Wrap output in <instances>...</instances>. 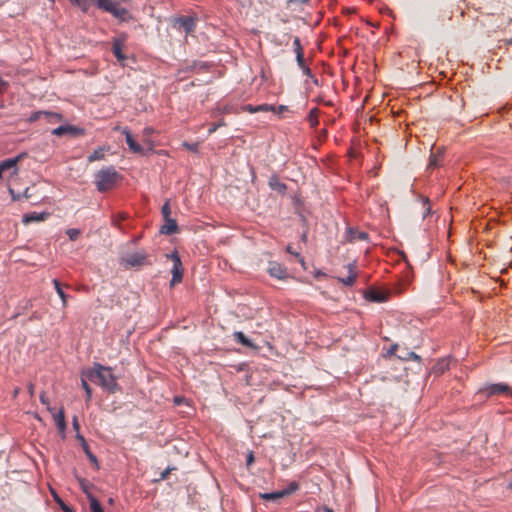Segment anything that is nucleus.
I'll return each mask as SVG.
<instances>
[{
  "label": "nucleus",
  "mask_w": 512,
  "mask_h": 512,
  "mask_svg": "<svg viewBox=\"0 0 512 512\" xmlns=\"http://www.w3.org/2000/svg\"><path fill=\"white\" fill-rule=\"evenodd\" d=\"M89 377L110 393H114L118 389L117 378L111 373V369L108 367L96 364Z\"/></svg>",
  "instance_id": "obj_1"
},
{
  "label": "nucleus",
  "mask_w": 512,
  "mask_h": 512,
  "mask_svg": "<svg viewBox=\"0 0 512 512\" xmlns=\"http://www.w3.org/2000/svg\"><path fill=\"white\" fill-rule=\"evenodd\" d=\"M122 176L113 166L101 169L95 174V185L99 192H106L115 187Z\"/></svg>",
  "instance_id": "obj_2"
},
{
  "label": "nucleus",
  "mask_w": 512,
  "mask_h": 512,
  "mask_svg": "<svg viewBox=\"0 0 512 512\" xmlns=\"http://www.w3.org/2000/svg\"><path fill=\"white\" fill-rule=\"evenodd\" d=\"M121 264L125 268H134L146 265L148 264L147 255L144 252L128 254L121 259Z\"/></svg>",
  "instance_id": "obj_3"
},
{
  "label": "nucleus",
  "mask_w": 512,
  "mask_h": 512,
  "mask_svg": "<svg viewBox=\"0 0 512 512\" xmlns=\"http://www.w3.org/2000/svg\"><path fill=\"white\" fill-rule=\"evenodd\" d=\"M99 8L112 13L118 18H124L127 14V10L119 6V2L115 0H97Z\"/></svg>",
  "instance_id": "obj_4"
},
{
  "label": "nucleus",
  "mask_w": 512,
  "mask_h": 512,
  "mask_svg": "<svg viewBox=\"0 0 512 512\" xmlns=\"http://www.w3.org/2000/svg\"><path fill=\"white\" fill-rule=\"evenodd\" d=\"M168 257H170L173 262V266H172V270H171V272H172L171 286H173L182 281L184 269L182 266L181 259L177 252H174L171 255H168Z\"/></svg>",
  "instance_id": "obj_5"
},
{
  "label": "nucleus",
  "mask_w": 512,
  "mask_h": 512,
  "mask_svg": "<svg viewBox=\"0 0 512 512\" xmlns=\"http://www.w3.org/2000/svg\"><path fill=\"white\" fill-rule=\"evenodd\" d=\"M122 133L125 135L126 143L129 147V149L133 153H137V154H141V155L145 154V149L138 142L135 141L132 134L130 133V131L127 128H123Z\"/></svg>",
  "instance_id": "obj_6"
},
{
  "label": "nucleus",
  "mask_w": 512,
  "mask_h": 512,
  "mask_svg": "<svg viewBox=\"0 0 512 512\" xmlns=\"http://www.w3.org/2000/svg\"><path fill=\"white\" fill-rule=\"evenodd\" d=\"M83 130L72 125H61L52 130V134L55 136H63L66 134L76 136L82 134Z\"/></svg>",
  "instance_id": "obj_7"
},
{
  "label": "nucleus",
  "mask_w": 512,
  "mask_h": 512,
  "mask_svg": "<svg viewBox=\"0 0 512 512\" xmlns=\"http://www.w3.org/2000/svg\"><path fill=\"white\" fill-rule=\"evenodd\" d=\"M268 272L271 277L277 278L279 280H283L288 276L286 268L277 262H271L269 264Z\"/></svg>",
  "instance_id": "obj_8"
},
{
  "label": "nucleus",
  "mask_w": 512,
  "mask_h": 512,
  "mask_svg": "<svg viewBox=\"0 0 512 512\" xmlns=\"http://www.w3.org/2000/svg\"><path fill=\"white\" fill-rule=\"evenodd\" d=\"M364 296L368 301L377 302V303L385 302L388 299L387 293L377 290V289H373V288L368 289L365 292Z\"/></svg>",
  "instance_id": "obj_9"
},
{
  "label": "nucleus",
  "mask_w": 512,
  "mask_h": 512,
  "mask_svg": "<svg viewBox=\"0 0 512 512\" xmlns=\"http://www.w3.org/2000/svg\"><path fill=\"white\" fill-rule=\"evenodd\" d=\"M176 24L186 33L192 32L195 28V21L192 17H180L176 20Z\"/></svg>",
  "instance_id": "obj_10"
},
{
  "label": "nucleus",
  "mask_w": 512,
  "mask_h": 512,
  "mask_svg": "<svg viewBox=\"0 0 512 512\" xmlns=\"http://www.w3.org/2000/svg\"><path fill=\"white\" fill-rule=\"evenodd\" d=\"M23 155H18L17 157L15 158H10V159H6L2 162H0V167L3 169V170H9V169H13V172L12 174L15 175L17 174L18 172V168H17V163L19 162V160L22 158Z\"/></svg>",
  "instance_id": "obj_11"
},
{
  "label": "nucleus",
  "mask_w": 512,
  "mask_h": 512,
  "mask_svg": "<svg viewBox=\"0 0 512 512\" xmlns=\"http://www.w3.org/2000/svg\"><path fill=\"white\" fill-rule=\"evenodd\" d=\"M52 415H53L54 421L56 423V426H57L59 432L64 434L66 431V421H65L64 410L60 409L58 412L52 411Z\"/></svg>",
  "instance_id": "obj_12"
},
{
  "label": "nucleus",
  "mask_w": 512,
  "mask_h": 512,
  "mask_svg": "<svg viewBox=\"0 0 512 512\" xmlns=\"http://www.w3.org/2000/svg\"><path fill=\"white\" fill-rule=\"evenodd\" d=\"M178 231L176 220L172 218L165 219V224L161 227L160 232L166 235H172Z\"/></svg>",
  "instance_id": "obj_13"
},
{
  "label": "nucleus",
  "mask_w": 512,
  "mask_h": 512,
  "mask_svg": "<svg viewBox=\"0 0 512 512\" xmlns=\"http://www.w3.org/2000/svg\"><path fill=\"white\" fill-rule=\"evenodd\" d=\"M269 187L272 189V190H275L277 192H280L282 194H284L287 190V186L285 183L281 182L280 179L278 178V176L276 175H273L270 177L269 179Z\"/></svg>",
  "instance_id": "obj_14"
},
{
  "label": "nucleus",
  "mask_w": 512,
  "mask_h": 512,
  "mask_svg": "<svg viewBox=\"0 0 512 512\" xmlns=\"http://www.w3.org/2000/svg\"><path fill=\"white\" fill-rule=\"evenodd\" d=\"M368 234L363 231H357L352 228H349L347 231V240L350 242L357 241V240H367Z\"/></svg>",
  "instance_id": "obj_15"
},
{
  "label": "nucleus",
  "mask_w": 512,
  "mask_h": 512,
  "mask_svg": "<svg viewBox=\"0 0 512 512\" xmlns=\"http://www.w3.org/2000/svg\"><path fill=\"white\" fill-rule=\"evenodd\" d=\"M508 392H510L509 386L503 383L492 384L487 388L488 395H495Z\"/></svg>",
  "instance_id": "obj_16"
},
{
  "label": "nucleus",
  "mask_w": 512,
  "mask_h": 512,
  "mask_svg": "<svg viewBox=\"0 0 512 512\" xmlns=\"http://www.w3.org/2000/svg\"><path fill=\"white\" fill-rule=\"evenodd\" d=\"M47 215H48L47 213H37V212L28 213V214L23 215V222L25 224H28L31 222L43 221L46 219Z\"/></svg>",
  "instance_id": "obj_17"
},
{
  "label": "nucleus",
  "mask_w": 512,
  "mask_h": 512,
  "mask_svg": "<svg viewBox=\"0 0 512 512\" xmlns=\"http://www.w3.org/2000/svg\"><path fill=\"white\" fill-rule=\"evenodd\" d=\"M123 49V41L120 39H114L112 45V51L117 58L118 61H124L126 59L125 55L122 52Z\"/></svg>",
  "instance_id": "obj_18"
},
{
  "label": "nucleus",
  "mask_w": 512,
  "mask_h": 512,
  "mask_svg": "<svg viewBox=\"0 0 512 512\" xmlns=\"http://www.w3.org/2000/svg\"><path fill=\"white\" fill-rule=\"evenodd\" d=\"M41 116H45V117H47L49 120H51V119L60 120V119H61V115H60V114H58V113L38 111V112L34 113V114L31 116V120H32V121L38 120Z\"/></svg>",
  "instance_id": "obj_19"
},
{
  "label": "nucleus",
  "mask_w": 512,
  "mask_h": 512,
  "mask_svg": "<svg viewBox=\"0 0 512 512\" xmlns=\"http://www.w3.org/2000/svg\"><path fill=\"white\" fill-rule=\"evenodd\" d=\"M53 285L55 287L57 294L59 295V297L62 300V306L66 307L68 304V302H67L68 295L63 291V289L61 287V283L57 279H53Z\"/></svg>",
  "instance_id": "obj_20"
},
{
  "label": "nucleus",
  "mask_w": 512,
  "mask_h": 512,
  "mask_svg": "<svg viewBox=\"0 0 512 512\" xmlns=\"http://www.w3.org/2000/svg\"><path fill=\"white\" fill-rule=\"evenodd\" d=\"M443 160V156L441 151H437L436 153H432L429 158V168H436L441 165V162Z\"/></svg>",
  "instance_id": "obj_21"
},
{
  "label": "nucleus",
  "mask_w": 512,
  "mask_h": 512,
  "mask_svg": "<svg viewBox=\"0 0 512 512\" xmlns=\"http://www.w3.org/2000/svg\"><path fill=\"white\" fill-rule=\"evenodd\" d=\"M259 497L266 501H277L278 499L283 498L285 496L281 490V491H276V492H271V493H260Z\"/></svg>",
  "instance_id": "obj_22"
},
{
  "label": "nucleus",
  "mask_w": 512,
  "mask_h": 512,
  "mask_svg": "<svg viewBox=\"0 0 512 512\" xmlns=\"http://www.w3.org/2000/svg\"><path fill=\"white\" fill-rule=\"evenodd\" d=\"M234 338L239 342L241 343L243 346H246V347H253V343L251 342V340L246 337V335L241 332V331H237V332H234Z\"/></svg>",
  "instance_id": "obj_23"
},
{
  "label": "nucleus",
  "mask_w": 512,
  "mask_h": 512,
  "mask_svg": "<svg viewBox=\"0 0 512 512\" xmlns=\"http://www.w3.org/2000/svg\"><path fill=\"white\" fill-rule=\"evenodd\" d=\"M318 114H319V110L317 108H313L310 110V112L307 116V121L309 122L310 126L313 128H315L319 123Z\"/></svg>",
  "instance_id": "obj_24"
},
{
  "label": "nucleus",
  "mask_w": 512,
  "mask_h": 512,
  "mask_svg": "<svg viewBox=\"0 0 512 512\" xmlns=\"http://www.w3.org/2000/svg\"><path fill=\"white\" fill-rule=\"evenodd\" d=\"M51 493L54 501L64 512H73V510L61 499V497H59V495L54 490H51Z\"/></svg>",
  "instance_id": "obj_25"
},
{
  "label": "nucleus",
  "mask_w": 512,
  "mask_h": 512,
  "mask_svg": "<svg viewBox=\"0 0 512 512\" xmlns=\"http://www.w3.org/2000/svg\"><path fill=\"white\" fill-rule=\"evenodd\" d=\"M103 158H104V149L103 148H98V149L94 150L93 153H91L88 156V161L89 162H94V161L101 160Z\"/></svg>",
  "instance_id": "obj_26"
},
{
  "label": "nucleus",
  "mask_w": 512,
  "mask_h": 512,
  "mask_svg": "<svg viewBox=\"0 0 512 512\" xmlns=\"http://www.w3.org/2000/svg\"><path fill=\"white\" fill-rule=\"evenodd\" d=\"M91 512H104L99 501L92 495H88Z\"/></svg>",
  "instance_id": "obj_27"
},
{
  "label": "nucleus",
  "mask_w": 512,
  "mask_h": 512,
  "mask_svg": "<svg viewBox=\"0 0 512 512\" xmlns=\"http://www.w3.org/2000/svg\"><path fill=\"white\" fill-rule=\"evenodd\" d=\"M422 207H423V218L427 217L431 213L430 201L428 198L422 197Z\"/></svg>",
  "instance_id": "obj_28"
},
{
  "label": "nucleus",
  "mask_w": 512,
  "mask_h": 512,
  "mask_svg": "<svg viewBox=\"0 0 512 512\" xmlns=\"http://www.w3.org/2000/svg\"><path fill=\"white\" fill-rule=\"evenodd\" d=\"M357 278V274H349L345 278H339V281L342 282L346 286H352L355 283Z\"/></svg>",
  "instance_id": "obj_29"
},
{
  "label": "nucleus",
  "mask_w": 512,
  "mask_h": 512,
  "mask_svg": "<svg viewBox=\"0 0 512 512\" xmlns=\"http://www.w3.org/2000/svg\"><path fill=\"white\" fill-rule=\"evenodd\" d=\"M447 367L448 362L446 360H441L434 366V371L436 373H443L447 369Z\"/></svg>",
  "instance_id": "obj_30"
},
{
  "label": "nucleus",
  "mask_w": 512,
  "mask_h": 512,
  "mask_svg": "<svg viewBox=\"0 0 512 512\" xmlns=\"http://www.w3.org/2000/svg\"><path fill=\"white\" fill-rule=\"evenodd\" d=\"M298 484L296 482H291L287 488L283 489L282 492L284 496H288L292 493H294L298 489Z\"/></svg>",
  "instance_id": "obj_31"
},
{
  "label": "nucleus",
  "mask_w": 512,
  "mask_h": 512,
  "mask_svg": "<svg viewBox=\"0 0 512 512\" xmlns=\"http://www.w3.org/2000/svg\"><path fill=\"white\" fill-rule=\"evenodd\" d=\"M80 230L79 229H75V228H71V229H68L66 231V234L68 235L69 239L71 241H75L77 240V238L79 237L80 235Z\"/></svg>",
  "instance_id": "obj_32"
},
{
  "label": "nucleus",
  "mask_w": 512,
  "mask_h": 512,
  "mask_svg": "<svg viewBox=\"0 0 512 512\" xmlns=\"http://www.w3.org/2000/svg\"><path fill=\"white\" fill-rule=\"evenodd\" d=\"M161 212H162V215H163L164 219L171 218V217H170V214H171V208H170V203H169V201H166V202L163 204L162 209H161Z\"/></svg>",
  "instance_id": "obj_33"
},
{
  "label": "nucleus",
  "mask_w": 512,
  "mask_h": 512,
  "mask_svg": "<svg viewBox=\"0 0 512 512\" xmlns=\"http://www.w3.org/2000/svg\"><path fill=\"white\" fill-rule=\"evenodd\" d=\"M183 146L193 152V153H197L199 151V144L198 143H188V142H183Z\"/></svg>",
  "instance_id": "obj_34"
},
{
  "label": "nucleus",
  "mask_w": 512,
  "mask_h": 512,
  "mask_svg": "<svg viewBox=\"0 0 512 512\" xmlns=\"http://www.w3.org/2000/svg\"><path fill=\"white\" fill-rule=\"evenodd\" d=\"M225 125H226L225 121H224L223 119H221V120H220V121H218L217 123H213V124L211 125V127H210V128H209V130H208V133H209V134H212V133H214L218 128L223 127V126H225Z\"/></svg>",
  "instance_id": "obj_35"
},
{
  "label": "nucleus",
  "mask_w": 512,
  "mask_h": 512,
  "mask_svg": "<svg viewBox=\"0 0 512 512\" xmlns=\"http://www.w3.org/2000/svg\"><path fill=\"white\" fill-rule=\"evenodd\" d=\"M293 49L296 54L303 53V49L301 46L300 39L298 37H295L293 40Z\"/></svg>",
  "instance_id": "obj_36"
},
{
  "label": "nucleus",
  "mask_w": 512,
  "mask_h": 512,
  "mask_svg": "<svg viewBox=\"0 0 512 512\" xmlns=\"http://www.w3.org/2000/svg\"><path fill=\"white\" fill-rule=\"evenodd\" d=\"M81 385L83 387V389L85 390L86 392V398H87V401H89L91 399V396H92V393H91V388L90 386L88 385L87 381L82 379L81 380Z\"/></svg>",
  "instance_id": "obj_37"
},
{
  "label": "nucleus",
  "mask_w": 512,
  "mask_h": 512,
  "mask_svg": "<svg viewBox=\"0 0 512 512\" xmlns=\"http://www.w3.org/2000/svg\"><path fill=\"white\" fill-rule=\"evenodd\" d=\"M256 110H257V112L276 111V107L272 106V105H268V104H262V105L256 106Z\"/></svg>",
  "instance_id": "obj_38"
},
{
  "label": "nucleus",
  "mask_w": 512,
  "mask_h": 512,
  "mask_svg": "<svg viewBox=\"0 0 512 512\" xmlns=\"http://www.w3.org/2000/svg\"><path fill=\"white\" fill-rule=\"evenodd\" d=\"M40 401L42 404L47 406L48 411L52 412V408L50 407L49 399L46 397L45 392L41 393Z\"/></svg>",
  "instance_id": "obj_39"
},
{
  "label": "nucleus",
  "mask_w": 512,
  "mask_h": 512,
  "mask_svg": "<svg viewBox=\"0 0 512 512\" xmlns=\"http://www.w3.org/2000/svg\"><path fill=\"white\" fill-rule=\"evenodd\" d=\"M286 251L290 253L291 255H294L299 258V262L304 266L305 262L304 259L300 257L299 253L293 251L292 247L290 245L287 246Z\"/></svg>",
  "instance_id": "obj_40"
},
{
  "label": "nucleus",
  "mask_w": 512,
  "mask_h": 512,
  "mask_svg": "<svg viewBox=\"0 0 512 512\" xmlns=\"http://www.w3.org/2000/svg\"><path fill=\"white\" fill-rule=\"evenodd\" d=\"M296 60L300 68L305 66L303 53L296 54Z\"/></svg>",
  "instance_id": "obj_41"
},
{
  "label": "nucleus",
  "mask_w": 512,
  "mask_h": 512,
  "mask_svg": "<svg viewBox=\"0 0 512 512\" xmlns=\"http://www.w3.org/2000/svg\"><path fill=\"white\" fill-rule=\"evenodd\" d=\"M405 359H412L414 361L420 362L421 357L414 352H409L408 357H406Z\"/></svg>",
  "instance_id": "obj_42"
},
{
  "label": "nucleus",
  "mask_w": 512,
  "mask_h": 512,
  "mask_svg": "<svg viewBox=\"0 0 512 512\" xmlns=\"http://www.w3.org/2000/svg\"><path fill=\"white\" fill-rule=\"evenodd\" d=\"M347 269H348L349 274H357V272H356V264H355V262H353V263H349V264L347 265Z\"/></svg>",
  "instance_id": "obj_43"
},
{
  "label": "nucleus",
  "mask_w": 512,
  "mask_h": 512,
  "mask_svg": "<svg viewBox=\"0 0 512 512\" xmlns=\"http://www.w3.org/2000/svg\"><path fill=\"white\" fill-rule=\"evenodd\" d=\"M243 110H244V111H247V112H249V113H256V112H257V110H256V106H252V105H250V104L245 105V106L243 107Z\"/></svg>",
  "instance_id": "obj_44"
},
{
  "label": "nucleus",
  "mask_w": 512,
  "mask_h": 512,
  "mask_svg": "<svg viewBox=\"0 0 512 512\" xmlns=\"http://www.w3.org/2000/svg\"><path fill=\"white\" fill-rule=\"evenodd\" d=\"M174 468H167L165 469L161 475H160V480H164L168 477V475L170 474L171 470H173Z\"/></svg>",
  "instance_id": "obj_45"
},
{
  "label": "nucleus",
  "mask_w": 512,
  "mask_h": 512,
  "mask_svg": "<svg viewBox=\"0 0 512 512\" xmlns=\"http://www.w3.org/2000/svg\"><path fill=\"white\" fill-rule=\"evenodd\" d=\"M254 462V455L252 452H250L246 459L247 466H250Z\"/></svg>",
  "instance_id": "obj_46"
},
{
  "label": "nucleus",
  "mask_w": 512,
  "mask_h": 512,
  "mask_svg": "<svg viewBox=\"0 0 512 512\" xmlns=\"http://www.w3.org/2000/svg\"><path fill=\"white\" fill-rule=\"evenodd\" d=\"M153 132H154L153 128H151V127H146V128L143 130V135H144L145 137H149Z\"/></svg>",
  "instance_id": "obj_47"
},
{
  "label": "nucleus",
  "mask_w": 512,
  "mask_h": 512,
  "mask_svg": "<svg viewBox=\"0 0 512 512\" xmlns=\"http://www.w3.org/2000/svg\"><path fill=\"white\" fill-rule=\"evenodd\" d=\"M287 106H284V105H280L278 107H276V113L280 114V113H283L284 111H287Z\"/></svg>",
  "instance_id": "obj_48"
},
{
  "label": "nucleus",
  "mask_w": 512,
  "mask_h": 512,
  "mask_svg": "<svg viewBox=\"0 0 512 512\" xmlns=\"http://www.w3.org/2000/svg\"><path fill=\"white\" fill-rule=\"evenodd\" d=\"M34 389H35L34 384L33 383H29V385H28V392H29L31 397L34 396V391H35Z\"/></svg>",
  "instance_id": "obj_49"
},
{
  "label": "nucleus",
  "mask_w": 512,
  "mask_h": 512,
  "mask_svg": "<svg viewBox=\"0 0 512 512\" xmlns=\"http://www.w3.org/2000/svg\"><path fill=\"white\" fill-rule=\"evenodd\" d=\"M7 82H5L1 77H0V92L4 91L7 87Z\"/></svg>",
  "instance_id": "obj_50"
},
{
  "label": "nucleus",
  "mask_w": 512,
  "mask_h": 512,
  "mask_svg": "<svg viewBox=\"0 0 512 512\" xmlns=\"http://www.w3.org/2000/svg\"><path fill=\"white\" fill-rule=\"evenodd\" d=\"M87 452V455L89 457V459L94 462V463H97V458L96 456H94L93 454H91L89 451H86Z\"/></svg>",
  "instance_id": "obj_51"
},
{
  "label": "nucleus",
  "mask_w": 512,
  "mask_h": 512,
  "mask_svg": "<svg viewBox=\"0 0 512 512\" xmlns=\"http://www.w3.org/2000/svg\"><path fill=\"white\" fill-rule=\"evenodd\" d=\"M397 348H398V345H397V344L393 345V346L389 349L388 353H389V354H394V353H395V351L397 350Z\"/></svg>",
  "instance_id": "obj_52"
},
{
  "label": "nucleus",
  "mask_w": 512,
  "mask_h": 512,
  "mask_svg": "<svg viewBox=\"0 0 512 512\" xmlns=\"http://www.w3.org/2000/svg\"><path fill=\"white\" fill-rule=\"evenodd\" d=\"M73 427H74V429H76V430H78V429H79V424H78L77 417H74V418H73Z\"/></svg>",
  "instance_id": "obj_53"
},
{
  "label": "nucleus",
  "mask_w": 512,
  "mask_h": 512,
  "mask_svg": "<svg viewBox=\"0 0 512 512\" xmlns=\"http://www.w3.org/2000/svg\"><path fill=\"white\" fill-rule=\"evenodd\" d=\"M303 70V72L307 75H310L311 73V70L309 67H307L306 65L304 67L301 68Z\"/></svg>",
  "instance_id": "obj_54"
},
{
  "label": "nucleus",
  "mask_w": 512,
  "mask_h": 512,
  "mask_svg": "<svg viewBox=\"0 0 512 512\" xmlns=\"http://www.w3.org/2000/svg\"><path fill=\"white\" fill-rule=\"evenodd\" d=\"M174 402H175V404H178V405H179V404L182 402V398H180V397H175Z\"/></svg>",
  "instance_id": "obj_55"
},
{
  "label": "nucleus",
  "mask_w": 512,
  "mask_h": 512,
  "mask_svg": "<svg viewBox=\"0 0 512 512\" xmlns=\"http://www.w3.org/2000/svg\"><path fill=\"white\" fill-rule=\"evenodd\" d=\"M19 391H20L19 388H15L13 391V396L16 397L19 394Z\"/></svg>",
  "instance_id": "obj_56"
},
{
  "label": "nucleus",
  "mask_w": 512,
  "mask_h": 512,
  "mask_svg": "<svg viewBox=\"0 0 512 512\" xmlns=\"http://www.w3.org/2000/svg\"><path fill=\"white\" fill-rule=\"evenodd\" d=\"M323 510H324V512H333V510H332V509H330V508H328V507H324V509H323Z\"/></svg>",
  "instance_id": "obj_57"
},
{
  "label": "nucleus",
  "mask_w": 512,
  "mask_h": 512,
  "mask_svg": "<svg viewBox=\"0 0 512 512\" xmlns=\"http://www.w3.org/2000/svg\"><path fill=\"white\" fill-rule=\"evenodd\" d=\"M146 142H147V144L149 145L148 150H149V151H151V150H152V144H151V142H150V141H146Z\"/></svg>",
  "instance_id": "obj_58"
},
{
  "label": "nucleus",
  "mask_w": 512,
  "mask_h": 512,
  "mask_svg": "<svg viewBox=\"0 0 512 512\" xmlns=\"http://www.w3.org/2000/svg\"><path fill=\"white\" fill-rule=\"evenodd\" d=\"M506 43H507L508 45H512V38L508 39V40L506 41Z\"/></svg>",
  "instance_id": "obj_59"
},
{
  "label": "nucleus",
  "mask_w": 512,
  "mask_h": 512,
  "mask_svg": "<svg viewBox=\"0 0 512 512\" xmlns=\"http://www.w3.org/2000/svg\"><path fill=\"white\" fill-rule=\"evenodd\" d=\"M9 191H10V193H11L12 197H13V198H15V195H14V191H13V189H9Z\"/></svg>",
  "instance_id": "obj_60"
},
{
  "label": "nucleus",
  "mask_w": 512,
  "mask_h": 512,
  "mask_svg": "<svg viewBox=\"0 0 512 512\" xmlns=\"http://www.w3.org/2000/svg\"><path fill=\"white\" fill-rule=\"evenodd\" d=\"M5 170H3L1 167H0V178H2V174Z\"/></svg>",
  "instance_id": "obj_61"
},
{
  "label": "nucleus",
  "mask_w": 512,
  "mask_h": 512,
  "mask_svg": "<svg viewBox=\"0 0 512 512\" xmlns=\"http://www.w3.org/2000/svg\"><path fill=\"white\" fill-rule=\"evenodd\" d=\"M302 240L305 241L306 240V234H303L302 235Z\"/></svg>",
  "instance_id": "obj_62"
},
{
  "label": "nucleus",
  "mask_w": 512,
  "mask_h": 512,
  "mask_svg": "<svg viewBox=\"0 0 512 512\" xmlns=\"http://www.w3.org/2000/svg\"><path fill=\"white\" fill-rule=\"evenodd\" d=\"M325 105H331V102L330 101H326L324 102Z\"/></svg>",
  "instance_id": "obj_63"
},
{
  "label": "nucleus",
  "mask_w": 512,
  "mask_h": 512,
  "mask_svg": "<svg viewBox=\"0 0 512 512\" xmlns=\"http://www.w3.org/2000/svg\"><path fill=\"white\" fill-rule=\"evenodd\" d=\"M508 487H509L510 489H512V482H510V483L508 484Z\"/></svg>",
  "instance_id": "obj_64"
}]
</instances>
